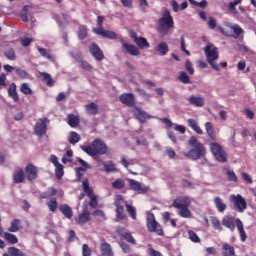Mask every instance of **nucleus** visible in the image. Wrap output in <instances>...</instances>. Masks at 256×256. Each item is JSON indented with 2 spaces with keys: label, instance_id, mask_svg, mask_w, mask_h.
<instances>
[{
  "label": "nucleus",
  "instance_id": "42",
  "mask_svg": "<svg viewBox=\"0 0 256 256\" xmlns=\"http://www.w3.org/2000/svg\"><path fill=\"white\" fill-rule=\"evenodd\" d=\"M8 253L10 256H27L23 251L16 247H9Z\"/></svg>",
  "mask_w": 256,
  "mask_h": 256
},
{
  "label": "nucleus",
  "instance_id": "9",
  "mask_svg": "<svg viewBox=\"0 0 256 256\" xmlns=\"http://www.w3.org/2000/svg\"><path fill=\"white\" fill-rule=\"evenodd\" d=\"M212 155L219 163H227V153L223 150V147L217 142H212L209 144Z\"/></svg>",
  "mask_w": 256,
  "mask_h": 256
},
{
  "label": "nucleus",
  "instance_id": "4",
  "mask_svg": "<svg viewBox=\"0 0 256 256\" xmlns=\"http://www.w3.org/2000/svg\"><path fill=\"white\" fill-rule=\"evenodd\" d=\"M80 149L90 155V157H95L96 155H106L107 144L101 139H95L89 146H80Z\"/></svg>",
  "mask_w": 256,
  "mask_h": 256
},
{
  "label": "nucleus",
  "instance_id": "36",
  "mask_svg": "<svg viewBox=\"0 0 256 256\" xmlns=\"http://www.w3.org/2000/svg\"><path fill=\"white\" fill-rule=\"evenodd\" d=\"M178 215L184 219H191V217H193V213L189 210V206L178 209Z\"/></svg>",
  "mask_w": 256,
  "mask_h": 256
},
{
  "label": "nucleus",
  "instance_id": "1",
  "mask_svg": "<svg viewBox=\"0 0 256 256\" xmlns=\"http://www.w3.org/2000/svg\"><path fill=\"white\" fill-rule=\"evenodd\" d=\"M114 205L116 207V219L117 221H123V219L127 218V213L130 215L133 221L137 220V209L135 207L129 205V203L125 200L123 195L118 194L115 196ZM125 207L127 213H125Z\"/></svg>",
  "mask_w": 256,
  "mask_h": 256
},
{
  "label": "nucleus",
  "instance_id": "53",
  "mask_svg": "<svg viewBox=\"0 0 256 256\" xmlns=\"http://www.w3.org/2000/svg\"><path fill=\"white\" fill-rule=\"evenodd\" d=\"M191 5H195V7H200V9H205L208 3L207 0H202L201 2H197L195 0H190Z\"/></svg>",
  "mask_w": 256,
  "mask_h": 256
},
{
  "label": "nucleus",
  "instance_id": "52",
  "mask_svg": "<svg viewBox=\"0 0 256 256\" xmlns=\"http://www.w3.org/2000/svg\"><path fill=\"white\" fill-rule=\"evenodd\" d=\"M17 75L20 77V79H28L29 78V73L21 68H16L15 69Z\"/></svg>",
  "mask_w": 256,
  "mask_h": 256
},
{
  "label": "nucleus",
  "instance_id": "10",
  "mask_svg": "<svg viewBox=\"0 0 256 256\" xmlns=\"http://www.w3.org/2000/svg\"><path fill=\"white\" fill-rule=\"evenodd\" d=\"M82 189L84 193H86V195L90 198L89 206L92 207V209H97V207H99L97 195H95L92 188L89 186L88 179L82 181Z\"/></svg>",
  "mask_w": 256,
  "mask_h": 256
},
{
  "label": "nucleus",
  "instance_id": "58",
  "mask_svg": "<svg viewBox=\"0 0 256 256\" xmlns=\"http://www.w3.org/2000/svg\"><path fill=\"white\" fill-rule=\"evenodd\" d=\"M80 65L85 71H93V66H91L87 61L80 60Z\"/></svg>",
  "mask_w": 256,
  "mask_h": 256
},
{
  "label": "nucleus",
  "instance_id": "28",
  "mask_svg": "<svg viewBox=\"0 0 256 256\" xmlns=\"http://www.w3.org/2000/svg\"><path fill=\"white\" fill-rule=\"evenodd\" d=\"M188 102L194 107H203L205 105V99L198 96H190L188 98Z\"/></svg>",
  "mask_w": 256,
  "mask_h": 256
},
{
  "label": "nucleus",
  "instance_id": "60",
  "mask_svg": "<svg viewBox=\"0 0 256 256\" xmlns=\"http://www.w3.org/2000/svg\"><path fill=\"white\" fill-rule=\"evenodd\" d=\"M185 68L188 71V73H190V75H194L195 74V69L193 68V64L191 63V61L186 60Z\"/></svg>",
  "mask_w": 256,
  "mask_h": 256
},
{
  "label": "nucleus",
  "instance_id": "33",
  "mask_svg": "<svg viewBox=\"0 0 256 256\" xmlns=\"http://www.w3.org/2000/svg\"><path fill=\"white\" fill-rule=\"evenodd\" d=\"M102 165H103L104 171L106 173H116L118 171L117 166L111 160L106 161V162H102Z\"/></svg>",
  "mask_w": 256,
  "mask_h": 256
},
{
  "label": "nucleus",
  "instance_id": "54",
  "mask_svg": "<svg viewBox=\"0 0 256 256\" xmlns=\"http://www.w3.org/2000/svg\"><path fill=\"white\" fill-rule=\"evenodd\" d=\"M78 37H79V39H85V37H87V27H85V26L79 27Z\"/></svg>",
  "mask_w": 256,
  "mask_h": 256
},
{
  "label": "nucleus",
  "instance_id": "63",
  "mask_svg": "<svg viewBox=\"0 0 256 256\" xmlns=\"http://www.w3.org/2000/svg\"><path fill=\"white\" fill-rule=\"evenodd\" d=\"M38 51L40 55H42L45 59H51V55L49 54V52H47L45 48H38Z\"/></svg>",
  "mask_w": 256,
  "mask_h": 256
},
{
  "label": "nucleus",
  "instance_id": "38",
  "mask_svg": "<svg viewBox=\"0 0 256 256\" xmlns=\"http://www.w3.org/2000/svg\"><path fill=\"white\" fill-rule=\"evenodd\" d=\"M40 75L43 78V81L46 82L47 87H53V85H55V80H53L51 74L47 72H40Z\"/></svg>",
  "mask_w": 256,
  "mask_h": 256
},
{
  "label": "nucleus",
  "instance_id": "23",
  "mask_svg": "<svg viewBox=\"0 0 256 256\" xmlns=\"http://www.w3.org/2000/svg\"><path fill=\"white\" fill-rule=\"evenodd\" d=\"M25 173L28 181H35V179H37V167H35L33 164H28L26 166Z\"/></svg>",
  "mask_w": 256,
  "mask_h": 256
},
{
  "label": "nucleus",
  "instance_id": "51",
  "mask_svg": "<svg viewBox=\"0 0 256 256\" xmlns=\"http://www.w3.org/2000/svg\"><path fill=\"white\" fill-rule=\"evenodd\" d=\"M189 239L192 240L193 243H201V238L197 235V233L192 230L188 231Z\"/></svg>",
  "mask_w": 256,
  "mask_h": 256
},
{
  "label": "nucleus",
  "instance_id": "30",
  "mask_svg": "<svg viewBox=\"0 0 256 256\" xmlns=\"http://www.w3.org/2000/svg\"><path fill=\"white\" fill-rule=\"evenodd\" d=\"M205 129L209 139H211V141H217V134L215 133V129L213 128V124L211 122L205 123Z\"/></svg>",
  "mask_w": 256,
  "mask_h": 256
},
{
  "label": "nucleus",
  "instance_id": "20",
  "mask_svg": "<svg viewBox=\"0 0 256 256\" xmlns=\"http://www.w3.org/2000/svg\"><path fill=\"white\" fill-rule=\"evenodd\" d=\"M128 182L132 191H137L138 193H142V194H145L147 193V191H149V187L141 184L137 180L128 179Z\"/></svg>",
  "mask_w": 256,
  "mask_h": 256
},
{
  "label": "nucleus",
  "instance_id": "7",
  "mask_svg": "<svg viewBox=\"0 0 256 256\" xmlns=\"http://www.w3.org/2000/svg\"><path fill=\"white\" fill-rule=\"evenodd\" d=\"M147 229L150 233H157L159 236H163V228L161 224L155 220V214L148 212L146 217Z\"/></svg>",
  "mask_w": 256,
  "mask_h": 256
},
{
  "label": "nucleus",
  "instance_id": "15",
  "mask_svg": "<svg viewBox=\"0 0 256 256\" xmlns=\"http://www.w3.org/2000/svg\"><path fill=\"white\" fill-rule=\"evenodd\" d=\"M229 27L231 31H233L234 35L225 32V29L221 26H218L217 29L218 31H220V33H222V35H226V37H234V39H238L239 35L243 33V28H241V26L239 25H233Z\"/></svg>",
  "mask_w": 256,
  "mask_h": 256
},
{
  "label": "nucleus",
  "instance_id": "50",
  "mask_svg": "<svg viewBox=\"0 0 256 256\" xmlns=\"http://www.w3.org/2000/svg\"><path fill=\"white\" fill-rule=\"evenodd\" d=\"M226 175L228 177V180L232 181L233 183H237V181H239V178H237V174H235L233 170H226Z\"/></svg>",
  "mask_w": 256,
  "mask_h": 256
},
{
  "label": "nucleus",
  "instance_id": "22",
  "mask_svg": "<svg viewBox=\"0 0 256 256\" xmlns=\"http://www.w3.org/2000/svg\"><path fill=\"white\" fill-rule=\"evenodd\" d=\"M155 55H159L160 57H165L169 53V45L167 42H160L154 47Z\"/></svg>",
  "mask_w": 256,
  "mask_h": 256
},
{
  "label": "nucleus",
  "instance_id": "41",
  "mask_svg": "<svg viewBox=\"0 0 256 256\" xmlns=\"http://www.w3.org/2000/svg\"><path fill=\"white\" fill-rule=\"evenodd\" d=\"M243 0H234L233 2H230L228 4V11H230V13H233L234 15H237V5H240V3Z\"/></svg>",
  "mask_w": 256,
  "mask_h": 256
},
{
  "label": "nucleus",
  "instance_id": "61",
  "mask_svg": "<svg viewBox=\"0 0 256 256\" xmlns=\"http://www.w3.org/2000/svg\"><path fill=\"white\" fill-rule=\"evenodd\" d=\"M119 245L123 253H131V246H129V244L125 242H120Z\"/></svg>",
  "mask_w": 256,
  "mask_h": 256
},
{
  "label": "nucleus",
  "instance_id": "26",
  "mask_svg": "<svg viewBox=\"0 0 256 256\" xmlns=\"http://www.w3.org/2000/svg\"><path fill=\"white\" fill-rule=\"evenodd\" d=\"M14 183H24L25 181V171L22 168H16L13 173Z\"/></svg>",
  "mask_w": 256,
  "mask_h": 256
},
{
  "label": "nucleus",
  "instance_id": "62",
  "mask_svg": "<svg viewBox=\"0 0 256 256\" xmlns=\"http://www.w3.org/2000/svg\"><path fill=\"white\" fill-rule=\"evenodd\" d=\"M217 27V19L214 17H209L208 21V29H215Z\"/></svg>",
  "mask_w": 256,
  "mask_h": 256
},
{
  "label": "nucleus",
  "instance_id": "59",
  "mask_svg": "<svg viewBox=\"0 0 256 256\" xmlns=\"http://www.w3.org/2000/svg\"><path fill=\"white\" fill-rule=\"evenodd\" d=\"M139 1V7L143 13H147V7H149V2L147 0H138Z\"/></svg>",
  "mask_w": 256,
  "mask_h": 256
},
{
  "label": "nucleus",
  "instance_id": "44",
  "mask_svg": "<svg viewBox=\"0 0 256 256\" xmlns=\"http://www.w3.org/2000/svg\"><path fill=\"white\" fill-rule=\"evenodd\" d=\"M19 225H21V220L15 219L11 222V227L8 229L10 233H17L19 231Z\"/></svg>",
  "mask_w": 256,
  "mask_h": 256
},
{
  "label": "nucleus",
  "instance_id": "37",
  "mask_svg": "<svg viewBox=\"0 0 256 256\" xmlns=\"http://www.w3.org/2000/svg\"><path fill=\"white\" fill-rule=\"evenodd\" d=\"M67 123L70 125V127H77V125L80 123L79 116L75 114H68Z\"/></svg>",
  "mask_w": 256,
  "mask_h": 256
},
{
  "label": "nucleus",
  "instance_id": "25",
  "mask_svg": "<svg viewBox=\"0 0 256 256\" xmlns=\"http://www.w3.org/2000/svg\"><path fill=\"white\" fill-rule=\"evenodd\" d=\"M122 47L125 49L126 53H129V55L137 56L141 55V51H139V48H137L133 44H127L125 42H122Z\"/></svg>",
  "mask_w": 256,
  "mask_h": 256
},
{
  "label": "nucleus",
  "instance_id": "46",
  "mask_svg": "<svg viewBox=\"0 0 256 256\" xmlns=\"http://www.w3.org/2000/svg\"><path fill=\"white\" fill-rule=\"evenodd\" d=\"M178 80L180 81V83H184L185 85L191 83V78H189V75H187L185 72H180Z\"/></svg>",
  "mask_w": 256,
  "mask_h": 256
},
{
  "label": "nucleus",
  "instance_id": "49",
  "mask_svg": "<svg viewBox=\"0 0 256 256\" xmlns=\"http://www.w3.org/2000/svg\"><path fill=\"white\" fill-rule=\"evenodd\" d=\"M5 57L9 59V61H15L17 59V56L15 55V50L13 48L8 49L4 53Z\"/></svg>",
  "mask_w": 256,
  "mask_h": 256
},
{
  "label": "nucleus",
  "instance_id": "13",
  "mask_svg": "<svg viewBox=\"0 0 256 256\" xmlns=\"http://www.w3.org/2000/svg\"><path fill=\"white\" fill-rule=\"evenodd\" d=\"M116 233H117V235H119V237H122V239L127 241V243H130L131 245H137V242L135 241V238L133 237L131 232H129V230H127L126 228H123L121 226H117L116 227Z\"/></svg>",
  "mask_w": 256,
  "mask_h": 256
},
{
  "label": "nucleus",
  "instance_id": "11",
  "mask_svg": "<svg viewBox=\"0 0 256 256\" xmlns=\"http://www.w3.org/2000/svg\"><path fill=\"white\" fill-rule=\"evenodd\" d=\"M230 201L233 203V207L236 209V211H238V213H243V211L247 209V201L245 198H243V196H241V194L230 195Z\"/></svg>",
  "mask_w": 256,
  "mask_h": 256
},
{
  "label": "nucleus",
  "instance_id": "31",
  "mask_svg": "<svg viewBox=\"0 0 256 256\" xmlns=\"http://www.w3.org/2000/svg\"><path fill=\"white\" fill-rule=\"evenodd\" d=\"M214 205L218 213H224L225 209H227V204H225V202H223L222 198L219 196H216L214 198Z\"/></svg>",
  "mask_w": 256,
  "mask_h": 256
},
{
  "label": "nucleus",
  "instance_id": "47",
  "mask_svg": "<svg viewBox=\"0 0 256 256\" xmlns=\"http://www.w3.org/2000/svg\"><path fill=\"white\" fill-rule=\"evenodd\" d=\"M55 175H56V179H61L63 175H65V172L63 170V166L61 163L55 166Z\"/></svg>",
  "mask_w": 256,
  "mask_h": 256
},
{
  "label": "nucleus",
  "instance_id": "55",
  "mask_svg": "<svg viewBox=\"0 0 256 256\" xmlns=\"http://www.w3.org/2000/svg\"><path fill=\"white\" fill-rule=\"evenodd\" d=\"M92 215L94 217H99L100 219H102V221L107 220V216H105V212H103V210H96L92 213Z\"/></svg>",
  "mask_w": 256,
  "mask_h": 256
},
{
  "label": "nucleus",
  "instance_id": "32",
  "mask_svg": "<svg viewBox=\"0 0 256 256\" xmlns=\"http://www.w3.org/2000/svg\"><path fill=\"white\" fill-rule=\"evenodd\" d=\"M8 95L9 97H11V99H13L15 103L19 101V94L17 93V84L15 83L10 84L8 89Z\"/></svg>",
  "mask_w": 256,
  "mask_h": 256
},
{
  "label": "nucleus",
  "instance_id": "57",
  "mask_svg": "<svg viewBox=\"0 0 256 256\" xmlns=\"http://www.w3.org/2000/svg\"><path fill=\"white\" fill-rule=\"evenodd\" d=\"M211 224L213 225L214 229H217L218 231H221V222L219 221V219L212 217L211 218Z\"/></svg>",
  "mask_w": 256,
  "mask_h": 256
},
{
  "label": "nucleus",
  "instance_id": "2",
  "mask_svg": "<svg viewBox=\"0 0 256 256\" xmlns=\"http://www.w3.org/2000/svg\"><path fill=\"white\" fill-rule=\"evenodd\" d=\"M235 223H236V228L240 235V239L242 243H245V241H247V232H245L243 221H241V219L239 218L235 220L233 216H229V215L224 216L222 219V225L227 229H230L232 233L233 231H235Z\"/></svg>",
  "mask_w": 256,
  "mask_h": 256
},
{
  "label": "nucleus",
  "instance_id": "29",
  "mask_svg": "<svg viewBox=\"0 0 256 256\" xmlns=\"http://www.w3.org/2000/svg\"><path fill=\"white\" fill-rule=\"evenodd\" d=\"M222 256H236L235 247L229 243L222 244Z\"/></svg>",
  "mask_w": 256,
  "mask_h": 256
},
{
  "label": "nucleus",
  "instance_id": "18",
  "mask_svg": "<svg viewBox=\"0 0 256 256\" xmlns=\"http://www.w3.org/2000/svg\"><path fill=\"white\" fill-rule=\"evenodd\" d=\"M189 205H191V199L187 196L179 197L175 199L172 203V207L178 210L189 207Z\"/></svg>",
  "mask_w": 256,
  "mask_h": 256
},
{
  "label": "nucleus",
  "instance_id": "14",
  "mask_svg": "<svg viewBox=\"0 0 256 256\" xmlns=\"http://www.w3.org/2000/svg\"><path fill=\"white\" fill-rule=\"evenodd\" d=\"M49 122V119L47 118H41L36 122L34 131L38 135V137H43L45 133H47V123Z\"/></svg>",
  "mask_w": 256,
  "mask_h": 256
},
{
  "label": "nucleus",
  "instance_id": "43",
  "mask_svg": "<svg viewBox=\"0 0 256 256\" xmlns=\"http://www.w3.org/2000/svg\"><path fill=\"white\" fill-rule=\"evenodd\" d=\"M46 205L52 213H55L57 211V198H50Z\"/></svg>",
  "mask_w": 256,
  "mask_h": 256
},
{
  "label": "nucleus",
  "instance_id": "35",
  "mask_svg": "<svg viewBox=\"0 0 256 256\" xmlns=\"http://www.w3.org/2000/svg\"><path fill=\"white\" fill-rule=\"evenodd\" d=\"M187 122L189 127H191V129L195 131V133H197L198 135H203V130L201 129V127H199V124L195 119H188Z\"/></svg>",
  "mask_w": 256,
  "mask_h": 256
},
{
  "label": "nucleus",
  "instance_id": "56",
  "mask_svg": "<svg viewBox=\"0 0 256 256\" xmlns=\"http://www.w3.org/2000/svg\"><path fill=\"white\" fill-rule=\"evenodd\" d=\"M92 250L87 244L82 245V256H91Z\"/></svg>",
  "mask_w": 256,
  "mask_h": 256
},
{
  "label": "nucleus",
  "instance_id": "3",
  "mask_svg": "<svg viewBox=\"0 0 256 256\" xmlns=\"http://www.w3.org/2000/svg\"><path fill=\"white\" fill-rule=\"evenodd\" d=\"M188 144L193 148L186 154V157L193 161H197L201 159V157H205V146L197 140V137L191 136L188 140Z\"/></svg>",
  "mask_w": 256,
  "mask_h": 256
},
{
  "label": "nucleus",
  "instance_id": "8",
  "mask_svg": "<svg viewBox=\"0 0 256 256\" xmlns=\"http://www.w3.org/2000/svg\"><path fill=\"white\" fill-rule=\"evenodd\" d=\"M103 21H105V17H103V16L97 17L98 28L93 29L94 33H96V35H101L102 37H105L106 39H117V33L103 29Z\"/></svg>",
  "mask_w": 256,
  "mask_h": 256
},
{
  "label": "nucleus",
  "instance_id": "16",
  "mask_svg": "<svg viewBox=\"0 0 256 256\" xmlns=\"http://www.w3.org/2000/svg\"><path fill=\"white\" fill-rule=\"evenodd\" d=\"M89 52L94 57L96 61H103L105 59V55L103 54V51L101 48H99L98 45L95 44V42H92L89 46Z\"/></svg>",
  "mask_w": 256,
  "mask_h": 256
},
{
  "label": "nucleus",
  "instance_id": "6",
  "mask_svg": "<svg viewBox=\"0 0 256 256\" xmlns=\"http://www.w3.org/2000/svg\"><path fill=\"white\" fill-rule=\"evenodd\" d=\"M204 53L206 60L209 65H211L212 69L219 71V65L215 63V61L219 59V51L217 50V47L213 46V44H207L204 48Z\"/></svg>",
  "mask_w": 256,
  "mask_h": 256
},
{
  "label": "nucleus",
  "instance_id": "24",
  "mask_svg": "<svg viewBox=\"0 0 256 256\" xmlns=\"http://www.w3.org/2000/svg\"><path fill=\"white\" fill-rule=\"evenodd\" d=\"M100 252L102 256H115V253L113 252V248L111 247V244L107 242H102L100 244Z\"/></svg>",
  "mask_w": 256,
  "mask_h": 256
},
{
  "label": "nucleus",
  "instance_id": "64",
  "mask_svg": "<svg viewBox=\"0 0 256 256\" xmlns=\"http://www.w3.org/2000/svg\"><path fill=\"white\" fill-rule=\"evenodd\" d=\"M148 254H149V256H163V254H161V252H159L153 248L148 249Z\"/></svg>",
  "mask_w": 256,
  "mask_h": 256
},
{
  "label": "nucleus",
  "instance_id": "39",
  "mask_svg": "<svg viewBox=\"0 0 256 256\" xmlns=\"http://www.w3.org/2000/svg\"><path fill=\"white\" fill-rule=\"evenodd\" d=\"M68 141L71 145H77L81 141V136L77 132L72 131L69 133Z\"/></svg>",
  "mask_w": 256,
  "mask_h": 256
},
{
  "label": "nucleus",
  "instance_id": "40",
  "mask_svg": "<svg viewBox=\"0 0 256 256\" xmlns=\"http://www.w3.org/2000/svg\"><path fill=\"white\" fill-rule=\"evenodd\" d=\"M4 238L6 241H8V243H10L11 245H15L16 243H19V239L17 238L16 235L11 234L9 232H6L4 234Z\"/></svg>",
  "mask_w": 256,
  "mask_h": 256
},
{
  "label": "nucleus",
  "instance_id": "48",
  "mask_svg": "<svg viewBox=\"0 0 256 256\" xmlns=\"http://www.w3.org/2000/svg\"><path fill=\"white\" fill-rule=\"evenodd\" d=\"M113 189H124L125 187V181L121 178H117L113 183H112Z\"/></svg>",
  "mask_w": 256,
  "mask_h": 256
},
{
  "label": "nucleus",
  "instance_id": "19",
  "mask_svg": "<svg viewBox=\"0 0 256 256\" xmlns=\"http://www.w3.org/2000/svg\"><path fill=\"white\" fill-rule=\"evenodd\" d=\"M131 37L139 49H149L151 47L145 37H137V33L135 32L131 33Z\"/></svg>",
  "mask_w": 256,
  "mask_h": 256
},
{
  "label": "nucleus",
  "instance_id": "12",
  "mask_svg": "<svg viewBox=\"0 0 256 256\" xmlns=\"http://www.w3.org/2000/svg\"><path fill=\"white\" fill-rule=\"evenodd\" d=\"M90 219H91V212L89 211V204H87V202H84L82 206V212L76 218V223L78 225H85L89 223Z\"/></svg>",
  "mask_w": 256,
  "mask_h": 256
},
{
  "label": "nucleus",
  "instance_id": "21",
  "mask_svg": "<svg viewBox=\"0 0 256 256\" xmlns=\"http://www.w3.org/2000/svg\"><path fill=\"white\" fill-rule=\"evenodd\" d=\"M119 101L126 107H133L135 105V95L133 93H124L119 96Z\"/></svg>",
  "mask_w": 256,
  "mask_h": 256
},
{
  "label": "nucleus",
  "instance_id": "17",
  "mask_svg": "<svg viewBox=\"0 0 256 256\" xmlns=\"http://www.w3.org/2000/svg\"><path fill=\"white\" fill-rule=\"evenodd\" d=\"M132 113L134 115V117L140 121V123H145V121L151 119V115H149L147 112H145V110L139 108V107H135L132 110Z\"/></svg>",
  "mask_w": 256,
  "mask_h": 256
},
{
  "label": "nucleus",
  "instance_id": "34",
  "mask_svg": "<svg viewBox=\"0 0 256 256\" xmlns=\"http://www.w3.org/2000/svg\"><path fill=\"white\" fill-rule=\"evenodd\" d=\"M85 109L88 115H97V113L99 112V106L94 102L87 104L85 106Z\"/></svg>",
  "mask_w": 256,
  "mask_h": 256
},
{
  "label": "nucleus",
  "instance_id": "5",
  "mask_svg": "<svg viewBox=\"0 0 256 256\" xmlns=\"http://www.w3.org/2000/svg\"><path fill=\"white\" fill-rule=\"evenodd\" d=\"M158 25V31L163 36L169 33V29H173V27H175L173 16H171L169 10H166L163 13V16L158 20Z\"/></svg>",
  "mask_w": 256,
  "mask_h": 256
},
{
  "label": "nucleus",
  "instance_id": "45",
  "mask_svg": "<svg viewBox=\"0 0 256 256\" xmlns=\"http://www.w3.org/2000/svg\"><path fill=\"white\" fill-rule=\"evenodd\" d=\"M20 91L23 95H33V90L29 87V83L21 84Z\"/></svg>",
  "mask_w": 256,
  "mask_h": 256
},
{
  "label": "nucleus",
  "instance_id": "27",
  "mask_svg": "<svg viewBox=\"0 0 256 256\" xmlns=\"http://www.w3.org/2000/svg\"><path fill=\"white\" fill-rule=\"evenodd\" d=\"M60 213L64 215L66 219H72L73 218V209H71V206L68 204H62L59 207Z\"/></svg>",
  "mask_w": 256,
  "mask_h": 256
}]
</instances>
